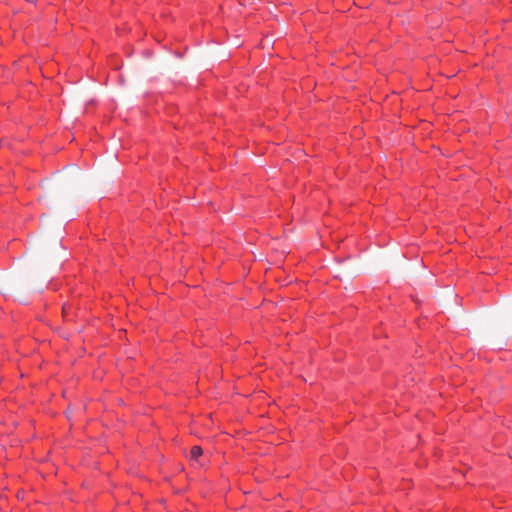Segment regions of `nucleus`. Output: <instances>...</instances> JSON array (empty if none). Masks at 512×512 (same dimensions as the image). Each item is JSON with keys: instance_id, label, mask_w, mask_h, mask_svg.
<instances>
[{"instance_id": "f257e3e1", "label": "nucleus", "mask_w": 512, "mask_h": 512, "mask_svg": "<svg viewBox=\"0 0 512 512\" xmlns=\"http://www.w3.org/2000/svg\"><path fill=\"white\" fill-rule=\"evenodd\" d=\"M203 451L200 446H193L190 451V459L197 461L198 458L202 455Z\"/></svg>"}]
</instances>
